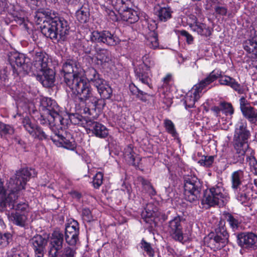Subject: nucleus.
<instances>
[{
	"label": "nucleus",
	"mask_w": 257,
	"mask_h": 257,
	"mask_svg": "<svg viewBox=\"0 0 257 257\" xmlns=\"http://www.w3.org/2000/svg\"><path fill=\"white\" fill-rule=\"evenodd\" d=\"M32 172L34 170L24 168L16 171L14 176L12 177L6 184L7 188L3 187V183L0 180V199L2 202L0 205V211H8L15 209L16 212H27L28 205L25 203H19L15 205V201L18 197L19 192L25 189L26 183L32 176Z\"/></svg>",
	"instance_id": "obj_1"
},
{
	"label": "nucleus",
	"mask_w": 257,
	"mask_h": 257,
	"mask_svg": "<svg viewBox=\"0 0 257 257\" xmlns=\"http://www.w3.org/2000/svg\"><path fill=\"white\" fill-rule=\"evenodd\" d=\"M61 72L71 90V96L75 101L89 100L94 106L97 105L98 99L93 95L91 86L84 77V70L79 65L73 61L67 62L63 65Z\"/></svg>",
	"instance_id": "obj_2"
},
{
	"label": "nucleus",
	"mask_w": 257,
	"mask_h": 257,
	"mask_svg": "<svg viewBox=\"0 0 257 257\" xmlns=\"http://www.w3.org/2000/svg\"><path fill=\"white\" fill-rule=\"evenodd\" d=\"M69 29L67 22L64 19H49L46 21H44L41 32L46 37L58 42L66 39Z\"/></svg>",
	"instance_id": "obj_3"
},
{
	"label": "nucleus",
	"mask_w": 257,
	"mask_h": 257,
	"mask_svg": "<svg viewBox=\"0 0 257 257\" xmlns=\"http://www.w3.org/2000/svg\"><path fill=\"white\" fill-rule=\"evenodd\" d=\"M247 124L245 121L240 120L236 125L233 140L236 154V159L232 162L235 164L237 162L242 163L244 161L245 154L248 149L247 140L250 133L246 129Z\"/></svg>",
	"instance_id": "obj_4"
},
{
	"label": "nucleus",
	"mask_w": 257,
	"mask_h": 257,
	"mask_svg": "<svg viewBox=\"0 0 257 257\" xmlns=\"http://www.w3.org/2000/svg\"><path fill=\"white\" fill-rule=\"evenodd\" d=\"M33 64L38 71L42 72L41 77L43 85L50 86L55 80L53 70L49 67V62L48 55L41 50L33 51L32 53Z\"/></svg>",
	"instance_id": "obj_5"
},
{
	"label": "nucleus",
	"mask_w": 257,
	"mask_h": 257,
	"mask_svg": "<svg viewBox=\"0 0 257 257\" xmlns=\"http://www.w3.org/2000/svg\"><path fill=\"white\" fill-rule=\"evenodd\" d=\"M229 199L228 194L221 185H216L206 190L202 203L208 207L215 205L223 206Z\"/></svg>",
	"instance_id": "obj_6"
},
{
	"label": "nucleus",
	"mask_w": 257,
	"mask_h": 257,
	"mask_svg": "<svg viewBox=\"0 0 257 257\" xmlns=\"http://www.w3.org/2000/svg\"><path fill=\"white\" fill-rule=\"evenodd\" d=\"M41 110L42 116L46 117L55 125H64V119L60 114V109L56 102L50 98H45L41 101Z\"/></svg>",
	"instance_id": "obj_7"
},
{
	"label": "nucleus",
	"mask_w": 257,
	"mask_h": 257,
	"mask_svg": "<svg viewBox=\"0 0 257 257\" xmlns=\"http://www.w3.org/2000/svg\"><path fill=\"white\" fill-rule=\"evenodd\" d=\"M200 183L195 176H187L184 181V194L185 199L190 202H198L200 197Z\"/></svg>",
	"instance_id": "obj_8"
},
{
	"label": "nucleus",
	"mask_w": 257,
	"mask_h": 257,
	"mask_svg": "<svg viewBox=\"0 0 257 257\" xmlns=\"http://www.w3.org/2000/svg\"><path fill=\"white\" fill-rule=\"evenodd\" d=\"M182 217L177 215L171 219L167 224V230L169 235L176 241L182 242L184 239Z\"/></svg>",
	"instance_id": "obj_9"
},
{
	"label": "nucleus",
	"mask_w": 257,
	"mask_h": 257,
	"mask_svg": "<svg viewBox=\"0 0 257 257\" xmlns=\"http://www.w3.org/2000/svg\"><path fill=\"white\" fill-rule=\"evenodd\" d=\"M90 40L93 43H103L108 46H115L119 43L118 38L108 31H93L90 35Z\"/></svg>",
	"instance_id": "obj_10"
},
{
	"label": "nucleus",
	"mask_w": 257,
	"mask_h": 257,
	"mask_svg": "<svg viewBox=\"0 0 257 257\" xmlns=\"http://www.w3.org/2000/svg\"><path fill=\"white\" fill-rule=\"evenodd\" d=\"M79 224L77 221L72 220L66 225L65 237L66 242L70 245L76 244L78 239Z\"/></svg>",
	"instance_id": "obj_11"
},
{
	"label": "nucleus",
	"mask_w": 257,
	"mask_h": 257,
	"mask_svg": "<svg viewBox=\"0 0 257 257\" xmlns=\"http://www.w3.org/2000/svg\"><path fill=\"white\" fill-rule=\"evenodd\" d=\"M22 123L25 130L34 138L44 140L47 138V135L36 124L32 122L29 117H25L22 120Z\"/></svg>",
	"instance_id": "obj_12"
},
{
	"label": "nucleus",
	"mask_w": 257,
	"mask_h": 257,
	"mask_svg": "<svg viewBox=\"0 0 257 257\" xmlns=\"http://www.w3.org/2000/svg\"><path fill=\"white\" fill-rule=\"evenodd\" d=\"M35 257H44L48 240L41 235L34 236L30 240Z\"/></svg>",
	"instance_id": "obj_13"
},
{
	"label": "nucleus",
	"mask_w": 257,
	"mask_h": 257,
	"mask_svg": "<svg viewBox=\"0 0 257 257\" xmlns=\"http://www.w3.org/2000/svg\"><path fill=\"white\" fill-rule=\"evenodd\" d=\"M238 243L244 248H257V236L252 232H242L237 235Z\"/></svg>",
	"instance_id": "obj_14"
},
{
	"label": "nucleus",
	"mask_w": 257,
	"mask_h": 257,
	"mask_svg": "<svg viewBox=\"0 0 257 257\" xmlns=\"http://www.w3.org/2000/svg\"><path fill=\"white\" fill-rule=\"evenodd\" d=\"M64 235L60 230H54L50 237L49 251L60 253L63 247Z\"/></svg>",
	"instance_id": "obj_15"
},
{
	"label": "nucleus",
	"mask_w": 257,
	"mask_h": 257,
	"mask_svg": "<svg viewBox=\"0 0 257 257\" xmlns=\"http://www.w3.org/2000/svg\"><path fill=\"white\" fill-rule=\"evenodd\" d=\"M220 76V72L219 71L214 70L212 71L206 78L195 84L193 88L201 95L202 91L206 89L211 83L218 78Z\"/></svg>",
	"instance_id": "obj_16"
},
{
	"label": "nucleus",
	"mask_w": 257,
	"mask_h": 257,
	"mask_svg": "<svg viewBox=\"0 0 257 257\" xmlns=\"http://www.w3.org/2000/svg\"><path fill=\"white\" fill-rule=\"evenodd\" d=\"M26 57L23 54L15 53L9 57V62L14 73L18 74L24 70Z\"/></svg>",
	"instance_id": "obj_17"
},
{
	"label": "nucleus",
	"mask_w": 257,
	"mask_h": 257,
	"mask_svg": "<svg viewBox=\"0 0 257 257\" xmlns=\"http://www.w3.org/2000/svg\"><path fill=\"white\" fill-rule=\"evenodd\" d=\"M228 239V234L225 229L222 227L216 229V235L212 239V241L214 243L215 247L217 249H220L227 243Z\"/></svg>",
	"instance_id": "obj_18"
},
{
	"label": "nucleus",
	"mask_w": 257,
	"mask_h": 257,
	"mask_svg": "<svg viewBox=\"0 0 257 257\" xmlns=\"http://www.w3.org/2000/svg\"><path fill=\"white\" fill-rule=\"evenodd\" d=\"M102 99H109L112 95V90L111 87L103 80H98L94 85Z\"/></svg>",
	"instance_id": "obj_19"
},
{
	"label": "nucleus",
	"mask_w": 257,
	"mask_h": 257,
	"mask_svg": "<svg viewBox=\"0 0 257 257\" xmlns=\"http://www.w3.org/2000/svg\"><path fill=\"white\" fill-rule=\"evenodd\" d=\"M88 125L89 126V130L97 137L104 138L108 135V130L101 123L93 121L88 122Z\"/></svg>",
	"instance_id": "obj_20"
},
{
	"label": "nucleus",
	"mask_w": 257,
	"mask_h": 257,
	"mask_svg": "<svg viewBox=\"0 0 257 257\" xmlns=\"http://www.w3.org/2000/svg\"><path fill=\"white\" fill-rule=\"evenodd\" d=\"M51 140L59 147H62L69 150H73L75 148V144L73 141H70L62 135L56 133L54 136L51 137Z\"/></svg>",
	"instance_id": "obj_21"
},
{
	"label": "nucleus",
	"mask_w": 257,
	"mask_h": 257,
	"mask_svg": "<svg viewBox=\"0 0 257 257\" xmlns=\"http://www.w3.org/2000/svg\"><path fill=\"white\" fill-rule=\"evenodd\" d=\"M119 14L123 21L130 24L135 23L139 19L138 12L132 9L128 8V7L119 12Z\"/></svg>",
	"instance_id": "obj_22"
},
{
	"label": "nucleus",
	"mask_w": 257,
	"mask_h": 257,
	"mask_svg": "<svg viewBox=\"0 0 257 257\" xmlns=\"http://www.w3.org/2000/svg\"><path fill=\"white\" fill-rule=\"evenodd\" d=\"M193 17L194 22L189 25L191 29L200 35L206 37L210 36L211 32L209 28L204 24L197 22L196 18L194 16Z\"/></svg>",
	"instance_id": "obj_23"
},
{
	"label": "nucleus",
	"mask_w": 257,
	"mask_h": 257,
	"mask_svg": "<svg viewBox=\"0 0 257 257\" xmlns=\"http://www.w3.org/2000/svg\"><path fill=\"white\" fill-rule=\"evenodd\" d=\"M219 78V81L221 85L230 86L232 88L240 94L243 92V89L242 87L234 79L226 75L222 76H221L220 75Z\"/></svg>",
	"instance_id": "obj_24"
},
{
	"label": "nucleus",
	"mask_w": 257,
	"mask_h": 257,
	"mask_svg": "<svg viewBox=\"0 0 257 257\" xmlns=\"http://www.w3.org/2000/svg\"><path fill=\"white\" fill-rule=\"evenodd\" d=\"M135 74L137 79L142 83L147 85L149 88L152 87L151 82V78L149 74L151 72L146 71L143 67H139L135 69Z\"/></svg>",
	"instance_id": "obj_25"
},
{
	"label": "nucleus",
	"mask_w": 257,
	"mask_h": 257,
	"mask_svg": "<svg viewBox=\"0 0 257 257\" xmlns=\"http://www.w3.org/2000/svg\"><path fill=\"white\" fill-rule=\"evenodd\" d=\"M8 217L11 221L16 225L25 227L27 221V215L20 212L11 213L8 214Z\"/></svg>",
	"instance_id": "obj_26"
},
{
	"label": "nucleus",
	"mask_w": 257,
	"mask_h": 257,
	"mask_svg": "<svg viewBox=\"0 0 257 257\" xmlns=\"http://www.w3.org/2000/svg\"><path fill=\"white\" fill-rule=\"evenodd\" d=\"M201 94L195 90L193 88L189 91L185 97L184 103L186 107L192 108L194 106L196 101H197L201 96Z\"/></svg>",
	"instance_id": "obj_27"
},
{
	"label": "nucleus",
	"mask_w": 257,
	"mask_h": 257,
	"mask_svg": "<svg viewBox=\"0 0 257 257\" xmlns=\"http://www.w3.org/2000/svg\"><path fill=\"white\" fill-rule=\"evenodd\" d=\"M155 15L162 22H166L172 17V11L168 7H158L155 8Z\"/></svg>",
	"instance_id": "obj_28"
},
{
	"label": "nucleus",
	"mask_w": 257,
	"mask_h": 257,
	"mask_svg": "<svg viewBox=\"0 0 257 257\" xmlns=\"http://www.w3.org/2000/svg\"><path fill=\"white\" fill-rule=\"evenodd\" d=\"M244 177V172L238 170L233 172L231 174V187L235 191H237L242 183Z\"/></svg>",
	"instance_id": "obj_29"
},
{
	"label": "nucleus",
	"mask_w": 257,
	"mask_h": 257,
	"mask_svg": "<svg viewBox=\"0 0 257 257\" xmlns=\"http://www.w3.org/2000/svg\"><path fill=\"white\" fill-rule=\"evenodd\" d=\"M224 215L225 220L232 229L238 228L241 221L238 215L229 212L224 213Z\"/></svg>",
	"instance_id": "obj_30"
},
{
	"label": "nucleus",
	"mask_w": 257,
	"mask_h": 257,
	"mask_svg": "<svg viewBox=\"0 0 257 257\" xmlns=\"http://www.w3.org/2000/svg\"><path fill=\"white\" fill-rule=\"evenodd\" d=\"M84 74L86 77L84 76V77L86 79V81L89 83V81L91 82L94 86L95 85L96 82H97L98 80L102 79L99 77V75L96 70L92 67L88 68L85 72L84 71Z\"/></svg>",
	"instance_id": "obj_31"
},
{
	"label": "nucleus",
	"mask_w": 257,
	"mask_h": 257,
	"mask_svg": "<svg viewBox=\"0 0 257 257\" xmlns=\"http://www.w3.org/2000/svg\"><path fill=\"white\" fill-rule=\"evenodd\" d=\"M242 113L251 123H255L257 122V109L253 107L249 106L243 108Z\"/></svg>",
	"instance_id": "obj_32"
},
{
	"label": "nucleus",
	"mask_w": 257,
	"mask_h": 257,
	"mask_svg": "<svg viewBox=\"0 0 257 257\" xmlns=\"http://www.w3.org/2000/svg\"><path fill=\"white\" fill-rule=\"evenodd\" d=\"M143 65L139 67H143L146 71L151 72V70L155 67V62L152 57L151 52L146 54L142 57Z\"/></svg>",
	"instance_id": "obj_33"
},
{
	"label": "nucleus",
	"mask_w": 257,
	"mask_h": 257,
	"mask_svg": "<svg viewBox=\"0 0 257 257\" xmlns=\"http://www.w3.org/2000/svg\"><path fill=\"white\" fill-rule=\"evenodd\" d=\"M96 59L98 65H103L110 60L109 52L105 49H100L98 51L96 55Z\"/></svg>",
	"instance_id": "obj_34"
},
{
	"label": "nucleus",
	"mask_w": 257,
	"mask_h": 257,
	"mask_svg": "<svg viewBox=\"0 0 257 257\" xmlns=\"http://www.w3.org/2000/svg\"><path fill=\"white\" fill-rule=\"evenodd\" d=\"M89 13L88 9L82 6L76 12V17L77 20L81 23H85L88 20Z\"/></svg>",
	"instance_id": "obj_35"
},
{
	"label": "nucleus",
	"mask_w": 257,
	"mask_h": 257,
	"mask_svg": "<svg viewBox=\"0 0 257 257\" xmlns=\"http://www.w3.org/2000/svg\"><path fill=\"white\" fill-rule=\"evenodd\" d=\"M243 47L248 53L257 55V42L254 39L246 40L243 44Z\"/></svg>",
	"instance_id": "obj_36"
},
{
	"label": "nucleus",
	"mask_w": 257,
	"mask_h": 257,
	"mask_svg": "<svg viewBox=\"0 0 257 257\" xmlns=\"http://www.w3.org/2000/svg\"><path fill=\"white\" fill-rule=\"evenodd\" d=\"M106 2L111 3L119 13L127 8L130 3V0H107Z\"/></svg>",
	"instance_id": "obj_37"
},
{
	"label": "nucleus",
	"mask_w": 257,
	"mask_h": 257,
	"mask_svg": "<svg viewBox=\"0 0 257 257\" xmlns=\"http://www.w3.org/2000/svg\"><path fill=\"white\" fill-rule=\"evenodd\" d=\"M147 45L151 48L156 49L159 46L158 36L154 31L150 33L146 41Z\"/></svg>",
	"instance_id": "obj_38"
},
{
	"label": "nucleus",
	"mask_w": 257,
	"mask_h": 257,
	"mask_svg": "<svg viewBox=\"0 0 257 257\" xmlns=\"http://www.w3.org/2000/svg\"><path fill=\"white\" fill-rule=\"evenodd\" d=\"M164 126L167 132L171 135V136L176 138L178 136V134L175 127V125L172 120L165 119L164 120Z\"/></svg>",
	"instance_id": "obj_39"
},
{
	"label": "nucleus",
	"mask_w": 257,
	"mask_h": 257,
	"mask_svg": "<svg viewBox=\"0 0 257 257\" xmlns=\"http://www.w3.org/2000/svg\"><path fill=\"white\" fill-rule=\"evenodd\" d=\"M163 84L161 87L159 88V91L160 92L165 93L169 89L170 85L172 82V75L170 74H167L165 77L163 78Z\"/></svg>",
	"instance_id": "obj_40"
},
{
	"label": "nucleus",
	"mask_w": 257,
	"mask_h": 257,
	"mask_svg": "<svg viewBox=\"0 0 257 257\" xmlns=\"http://www.w3.org/2000/svg\"><path fill=\"white\" fill-rule=\"evenodd\" d=\"M157 207L152 203H149L146 205L143 213L147 217H151L157 211Z\"/></svg>",
	"instance_id": "obj_41"
},
{
	"label": "nucleus",
	"mask_w": 257,
	"mask_h": 257,
	"mask_svg": "<svg viewBox=\"0 0 257 257\" xmlns=\"http://www.w3.org/2000/svg\"><path fill=\"white\" fill-rule=\"evenodd\" d=\"M245 155L246 156V161L248 163L251 169H252L257 164V160L254 157V153L252 150L247 149Z\"/></svg>",
	"instance_id": "obj_42"
},
{
	"label": "nucleus",
	"mask_w": 257,
	"mask_h": 257,
	"mask_svg": "<svg viewBox=\"0 0 257 257\" xmlns=\"http://www.w3.org/2000/svg\"><path fill=\"white\" fill-rule=\"evenodd\" d=\"M221 112L226 115H231L234 113V109L230 103L226 102H221L220 103Z\"/></svg>",
	"instance_id": "obj_43"
},
{
	"label": "nucleus",
	"mask_w": 257,
	"mask_h": 257,
	"mask_svg": "<svg viewBox=\"0 0 257 257\" xmlns=\"http://www.w3.org/2000/svg\"><path fill=\"white\" fill-rule=\"evenodd\" d=\"M141 248L150 257H153L155 255V251L151 244L143 239L141 243Z\"/></svg>",
	"instance_id": "obj_44"
},
{
	"label": "nucleus",
	"mask_w": 257,
	"mask_h": 257,
	"mask_svg": "<svg viewBox=\"0 0 257 257\" xmlns=\"http://www.w3.org/2000/svg\"><path fill=\"white\" fill-rule=\"evenodd\" d=\"M214 160V156H203L201 159L198 161L201 166L210 167L212 166Z\"/></svg>",
	"instance_id": "obj_45"
},
{
	"label": "nucleus",
	"mask_w": 257,
	"mask_h": 257,
	"mask_svg": "<svg viewBox=\"0 0 257 257\" xmlns=\"http://www.w3.org/2000/svg\"><path fill=\"white\" fill-rule=\"evenodd\" d=\"M124 155L126 159L128 160L130 163L134 164L135 158L133 148L131 146H128L124 149Z\"/></svg>",
	"instance_id": "obj_46"
},
{
	"label": "nucleus",
	"mask_w": 257,
	"mask_h": 257,
	"mask_svg": "<svg viewBox=\"0 0 257 257\" xmlns=\"http://www.w3.org/2000/svg\"><path fill=\"white\" fill-rule=\"evenodd\" d=\"M103 175L100 172H97L93 177V185L95 188H98L102 184Z\"/></svg>",
	"instance_id": "obj_47"
},
{
	"label": "nucleus",
	"mask_w": 257,
	"mask_h": 257,
	"mask_svg": "<svg viewBox=\"0 0 257 257\" xmlns=\"http://www.w3.org/2000/svg\"><path fill=\"white\" fill-rule=\"evenodd\" d=\"M14 128L10 125L0 123V134L3 135H12L14 133Z\"/></svg>",
	"instance_id": "obj_48"
},
{
	"label": "nucleus",
	"mask_w": 257,
	"mask_h": 257,
	"mask_svg": "<svg viewBox=\"0 0 257 257\" xmlns=\"http://www.w3.org/2000/svg\"><path fill=\"white\" fill-rule=\"evenodd\" d=\"M246 186H243L242 187V192H240L241 189H239V191H236L237 192V194L236 195V199L240 202L241 204L243 203L244 202H245L247 200V196L246 194L244 192V188H246Z\"/></svg>",
	"instance_id": "obj_49"
},
{
	"label": "nucleus",
	"mask_w": 257,
	"mask_h": 257,
	"mask_svg": "<svg viewBox=\"0 0 257 257\" xmlns=\"http://www.w3.org/2000/svg\"><path fill=\"white\" fill-rule=\"evenodd\" d=\"M214 11L216 15L221 16H226L228 12V9L226 7L219 5L214 7Z\"/></svg>",
	"instance_id": "obj_50"
},
{
	"label": "nucleus",
	"mask_w": 257,
	"mask_h": 257,
	"mask_svg": "<svg viewBox=\"0 0 257 257\" xmlns=\"http://www.w3.org/2000/svg\"><path fill=\"white\" fill-rule=\"evenodd\" d=\"M11 237L10 233L2 234L0 237V246L4 247L6 246L9 243V239Z\"/></svg>",
	"instance_id": "obj_51"
},
{
	"label": "nucleus",
	"mask_w": 257,
	"mask_h": 257,
	"mask_svg": "<svg viewBox=\"0 0 257 257\" xmlns=\"http://www.w3.org/2000/svg\"><path fill=\"white\" fill-rule=\"evenodd\" d=\"M83 219L87 222H90L92 220V216L90 210L88 208H84L82 211Z\"/></svg>",
	"instance_id": "obj_52"
},
{
	"label": "nucleus",
	"mask_w": 257,
	"mask_h": 257,
	"mask_svg": "<svg viewBox=\"0 0 257 257\" xmlns=\"http://www.w3.org/2000/svg\"><path fill=\"white\" fill-rule=\"evenodd\" d=\"M75 251L70 247L64 248L62 257H74Z\"/></svg>",
	"instance_id": "obj_53"
},
{
	"label": "nucleus",
	"mask_w": 257,
	"mask_h": 257,
	"mask_svg": "<svg viewBox=\"0 0 257 257\" xmlns=\"http://www.w3.org/2000/svg\"><path fill=\"white\" fill-rule=\"evenodd\" d=\"M180 34L186 38V40L189 44H191L193 41V37L185 30L181 31Z\"/></svg>",
	"instance_id": "obj_54"
},
{
	"label": "nucleus",
	"mask_w": 257,
	"mask_h": 257,
	"mask_svg": "<svg viewBox=\"0 0 257 257\" xmlns=\"http://www.w3.org/2000/svg\"><path fill=\"white\" fill-rule=\"evenodd\" d=\"M130 91L134 95H136L137 96L138 93H140L141 95H143V91L139 89L135 85H130Z\"/></svg>",
	"instance_id": "obj_55"
},
{
	"label": "nucleus",
	"mask_w": 257,
	"mask_h": 257,
	"mask_svg": "<svg viewBox=\"0 0 257 257\" xmlns=\"http://www.w3.org/2000/svg\"><path fill=\"white\" fill-rule=\"evenodd\" d=\"M211 110L214 112L216 116H219L220 112L221 111V107L219 106H214L211 108Z\"/></svg>",
	"instance_id": "obj_56"
},
{
	"label": "nucleus",
	"mask_w": 257,
	"mask_h": 257,
	"mask_svg": "<svg viewBox=\"0 0 257 257\" xmlns=\"http://www.w3.org/2000/svg\"><path fill=\"white\" fill-rule=\"evenodd\" d=\"M240 107L241 112L243 110V108L245 107H248L249 106H247V101L244 97H241L239 99Z\"/></svg>",
	"instance_id": "obj_57"
},
{
	"label": "nucleus",
	"mask_w": 257,
	"mask_h": 257,
	"mask_svg": "<svg viewBox=\"0 0 257 257\" xmlns=\"http://www.w3.org/2000/svg\"><path fill=\"white\" fill-rule=\"evenodd\" d=\"M109 19L112 21H116L117 18L116 15L115 14L114 12L112 11H109Z\"/></svg>",
	"instance_id": "obj_58"
},
{
	"label": "nucleus",
	"mask_w": 257,
	"mask_h": 257,
	"mask_svg": "<svg viewBox=\"0 0 257 257\" xmlns=\"http://www.w3.org/2000/svg\"><path fill=\"white\" fill-rule=\"evenodd\" d=\"M146 95H149L147 93H145L143 92V95H141L140 93L137 94V97L141 100H142L143 101H146L147 100V99L146 97Z\"/></svg>",
	"instance_id": "obj_59"
},
{
	"label": "nucleus",
	"mask_w": 257,
	"mask_h": 257,
	"mask_svg": "<svg viewBox=\"0 0 257 257\" xmlns=\"http://www.w3.org/2000/svg\"><path fill=\"white\" fill-rule=\"evenodd\" d=\"M59 253L56 252V251H51L49 250V255L48 257H58V254Z\"/></svg>",
	"instance_id": "obj_60"
},
{
	"label": "nucleus",
	"mask_w": 257,
	"mask_h": 257,
	"mask_svg": "<svg viewBox=\"0 0 257 257\" xmlns=\"http://www.w3.org/2000/svg\"><path fill=\"white\" fill-rule=\"evenodd\" d=\"M69 5H76L78 3V0H64Z\"/></svg>",
	"instance_id": "obj_61"
},
{
	"label": "nucleus",
	"mask_w": 257,
	"mask_h": 257,
	"mask_svg": "<svg viewBox=\"0 0 257 257\" xmlns=\"http://www.w3.org/2000/svg\"><path fill=\"white\" fill-rule=\"evenodd\" d=\"M150 188L151 190L150 191L151 195H155L156 194V192L154 188L152 186H150Z\"/></svg>",
	"instance_id": "obj_62"
},
{
	"label": "nucleus",
	"mask_w": 257,
	"mask_h": 257,
	"mask_svg": "<svg viewBox=\"0 0 257 257\" xmlns=\"http://www.w3.org/2000/svg\"><path fill=\"white\" fill-rule=\"evenodd\" d=\"M253 173L257 175V164L256 165L251 169Z\"/></svg>",
	"instance_id": "obj_63"
},
{
	"label": "nucleus",
	"mask_w": 257,
	"mask_h": 257,
	"mask_svg": "<svg viewBox=\"0 0 257 257\" xmlns=\"http://www.w3.org/2000/svg\"><path fill=\"white\" fill-rule=\"evenodd\" d=\"M6 255V257H14L13 254L11 252H7Z\"/></svg>",
	"instance_id": "obj_64"
}]
</instances>
